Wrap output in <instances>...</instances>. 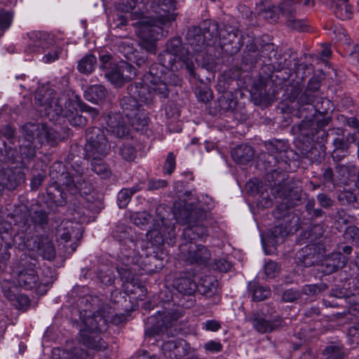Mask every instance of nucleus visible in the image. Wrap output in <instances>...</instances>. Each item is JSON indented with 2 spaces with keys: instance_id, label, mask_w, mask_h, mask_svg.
I'll list each match as a JSON object with an SVG mask.
<instances>
[{
  "instance_id": "1",
  "label": "nucleus",
  "mask_w": 359,
  "mask_h": 359,
  "mask_svg": "<svg viewBox=\"0 0 359 359\" xmlns=\"http://www.w3.org/2000/svg\"><path fill=\"white\" fill-rule=\"evenodd\" d=\"M266 180L271 187V194L284 202L273 210V217L278 222L269 230L271 243L277 245L290 233L298 231L299 218L289 208L296 206L302 199V187L297 182L288 177L284 172L273 170L266 175Z\"/></svg>"
},
{
  "instance_id": "2",
  "label": "nucleus",
  "mask_w": 359,
  "mask_h": 359,
  "mask_svg": "<svg viewBox=\"0 0 359 359\" xmlns=\"http://www.w3.org/2000/svg\"><path fill=\"white\" fill-rule=\"evenodd\" d=\"M167 74L158 75V65H152L149 71L142 76V82L128 85V95L120 100V105L127 118H132L140 111L141 104L151 107L155 102V95L160 99L168 97L169 89L166 83Z\"/></svg>"
},
{
  "instance_id": "3",
  "label": "nucleus",
  "mask_w": 359,
  "mask_h": 359,
  "mask_svg": "<svg viewBox=\"0 0 359 359\" xmlns=\"http://www.w3.org/2000/svg\"><path fill=\"white\" fill-rule=\"evenodd\" d=\"M311 83H309L305 91L300 95L298 99V103L303 105H312V108L315 111V114L311 118H305L299 125V131L300 135L308 140H314L315 135L318 130L323 127L327 126L331 121L330 116H327V107H322L318 106L320 100L321 104H330L329 100H324L318 96V89L319 86L316 83V86L311 88Z\"/></svg>"
},
{
  "instance_id": "4",
  "label": "nucleus",
  "mask_w": 359,
  "mask_h": 359,
  "mask_svg": "<svg viewBox=\"0 0 359 359\" xmlns=\"http://www.w3.org/2000/svg\"><path fill=\"white\" fill-rule=\"evenodd\" d=\"M67 97L57 95L54 89L41 86L39 88L34 95V102L38 107H42L45 115L52 121H57L60 116H65L69 123L75 127H83L87 124V118L78 112H65L64 107Z\"/></svg>"
},
{
  "instance_id": "5",
  "label": "nucleus",
  "mask_w": 359,
  "mask_h": 359,
  "mask_svg": "<svg viewBox=\"0 0 359 359\" xmlns=\"http://www.w3.org/2000/svg\"><path fill=\"white\" fill-rule=\"evenodd\" d=\"M136 5L135 0H121L118 9L123 12L128 13L131 20H140L136 22L138 27V33L141 37L146 40L156 41L161 37L165 36L164 28L168 27L172 21L175 20L172 15L169 13L161 14L154 17H143V13L130 12Z\"/></svg>"
},
{
  "instance_id": "6",
  "label": "nucleus",
  "mask_w": 359,
  "mask_h": 359,
  "mask_svg": "<svg viewBox=\"0 0 359 359\" xmlns=\"http://www.w3.org/2000/svg\"><path fill=\"white\" fill-rule=\"evenodd\" d=\"M173 214L178 223L187 224L184 229L182 236L186 243H192V241L204 239L208 236L207 228L201 224L206 217V212L198 205L194 203H175L174 204Z\"/></svg>"
},
{
  "instance_id": "7",
  "label": "nucleus",
  "mask_w": 359,
  "mask_h": 359,
  "mask_svg": "<svg viewBox=\"0 0 359 359\" xmlns=\"http://www.w3.org/2000/svg\"><path fill=\"white\" fill-rule=\"evenodd\" d=\"M24 143L20 147L22 158L31 159L36 155V149L43 144L55 146L60 140L58 133L43 123L29 122L22 126Z\"/></svg>"
},
{
  "instance_id": "8",
  "label": "nucleus",
  "mask_w": 359,
  "mask_h": 359,
  "mask_svg": "<svg viewBox=\"0 0 359 359\" xmlns=\"http://www.w3.org/2000/svg\"><path fill=\"white\" fill-rule=\"evenodd\" d=\"M83 171H77V175L71 176L69 172H65V166L60 162H55L50 168L49 175L54 181L53 184L47 188L46 193L50 199L56 200V196L53 191H57L60 196L61 192L59 189L60 186H64L68 191L72 194L79 193L81 195H88L93 189L91 182L82 177Z\"/></svg>"
},
{
  "instance_id": "9",
  "label": "nucleus",
  "mask_w": 359,
  "mask_h": 359,
  "mask_svg": "<svg viewBox=\"0 0 359 359\" xmlns=\"http://www.w3.org/2000/svg\"><path fill=\"white\" fill-rule=\"evenodd\" d=\"M25 257L18 270L14 271L18 285L25 290H35L37 294H43L46 292L48 283L40 280L36 271V260Z\"/></svg>"
},
{
  "instance_id": "10",
  "label": "nucleus",
  "mask_w": 359,
  "mask_h": 359,
  "mask_svg": "<svg viewBox=\"0 0 359 359\" xmlns=\"http://www.w3.org/2000/svg\"><path fill=\"white\" fill-rule=\"evenodd\" d=\"M83 327L80 330V342L90 349L97 351L107 348V343L101 337V334L106 330H100L97 319L92 315L82 319Z\"/></svg>"
},
{
  "instance_id": "11",
  "label": "nucleus",
  "mask_w": 359,
  "mask_h": 359,
  "mask_svg": "<svg viewBox=\"0 0 359 359\" xmlns=\"http://www.w3.org/2000/svg\"><path fill=\"white\" fill-rule=\"evenodd\" d=\"M208 25L204 22V27L201 29L199 27L194 26L188 29L186 39L189 46L187 52L190 53V57H194L196 62H199L205 58L208 46L214 44H209L210 36L205 28ZM194 60V58H192Z\"/></svg>"
},
{
  "instance_id": "12",
  "label": "nucleus",
  "mask_w": 359,
  "mask_h": 359,
  "mask_svg": "<svg viewBox=\"0 0 359 359\" xmlns=\"http://www.w3.org/2000/svg\"><path fill=\"white\" fill-rule=\"evenodd\" d=\"M86 156L88 159L105 157L110 150V144L104 132L100 128L93 127L86 130Z\"/></svg>"
},
{
  "instance_id": "13",
  "label": "nucleus",
  "mask_w": 359,
  "mask_h": 359,
  "mask_svg": "<svg viewBox=\"0 0 359 359\" xmlns=\"http://www.w3.org/2000/svg\"><path fill=\"white\" fill-rule=\"evenodd\" d=\"M179 250L180 259L191 265L205 266L211 257L210 251L206 246L194 243H182Z\"/></svg>"
},
{
  "instance_id": "14",
  "label": "nucleus",
  "mask_w": 359,
  "mask_h": 359,
  "mask_svg": "<svg viewBox=\"0 0 359 359\" xmlns=\"http://www.w3.org/2000/svg\"><path fill=\"white\" fill-rule=\"evenodd\" d=\"M208 27L205 28L210 36L208 41L209 44H214L219 40L221 46L234 43L238 38V29L231 25H225L222 28L219 29L217 22L214 20L205 21Z\"/></svg>"
},
{
  "instance_id": "15",
  "label": "nucleus",
  "mask_w": 359,
  "mask_h": 359,
  "mask_svg": "<svg viewBox=\"0 0 359 359\" xmlns=\"http://www.w3.org/2000/svg\"><path fill=\"white\" fill-rule=\"evenodd\" d=\"M25 53L27 54L45 53L55 44L53 35L44 31H31L27 33Z\"/></svg>"
},
{
  "instance_id": "16",
  "label": "nucleus",
  "mask_w": 359,
  "mask_h": 359,
  "mask_svg": "<svg viewBox=\"0 0 359 359\" xmlns=\"http://www.w3.org/2000/svg\"><path fill=\"white\" fill-rule=\"evenodd\" d=\"M92 316L97 319V328L100 330H107L108 323L119 325L126 320L125 315L115 313L107 304H102L101 307Z\"/></svg>"
},
{
  "instance_id": "17",
  "label": "nucleus",
  "mask_w": 359,
  "mask_h": 359,
  "mask_svg": "<svg viewBox=\"0 0 359 359\" xmlns=\"http://www.w3.org/2000/svg\"><path fill=\"white\" fill-rule=\"evenodd\" d=\"M165 50L180 57L182 62L184 64L190 76L194 79H197L196 74L194 72L195 65L194 60L190 57L189 53H187L186 55L184 54L181 38L173 37L170 39L167 42Z\"/></svg>"
},
{
  "instance_id": "18",
  "label": "nucleus",
  "mask_w": 359,
  "mask_h": 359,
  "mask_svg": "<svg viewBox=\"0 0 359 359\" xmlns=\"http://www.w3.org/2000/svg\"><path fill=\"white\" fill-rule=\"evenodd\" d=\"M320 250V248L317 245H306L297 253V263L305 267L318 264L323 256Z\"/></svg>"
},
{
  "instance_id": "19",
  "label": "nucleus",
  "mask_w": 359,
  "mask_h": 359,
  "mask_svg": "<svg viewBox=\"0 0 359 359\" xmlns=\"http://www.w3.org/2000/svg\"><path fill=\"white\" fill-rule=\"evenodd\" d=\"M25 180L21 168H4L0 170V182L5 189L13 190Z\"/></svg>"
},
{
  "instance_id": "20",
  "label": "nucleus",
  "mask_w": 359,
  "mask_h": 359,
  "mask_svg": "<svg viewBox=\"0 0 359 359\" xmlns=\"http://www.w3.org/2000/svg\"><path fill=\"white\" fill-rule=\"evenodd\" d=\"M248 321L251 323L253 328L259 333L270 332L283 325V320L280 317L273 320H266L262 315L257 312L252 313Z\"/></svg>"
},
{
  "instance_id": "21",
  "label": "nucleus",
  "mask_w": 359,
  "mask_h": 359,
  "mask_svg": "<svg viewBox=\"0 0 359 359\" xmlns=\"http://www.w3.org/2000/svg\"><path fill=\"white\" fill-rule=\"evenodd\" d=\"M173 287L181 294L193 295L198 288V284L191 271H184L180 273L173 281Z\"/></svg>"
},
{
  "instance_id": "22",
  "label": "nucleus",
  "mask_w": 359,
  "mask_h": 359,
  "mask_svg": "<svg viewBox=\"0 0 359 359\" xmlns=\"http://www.w3.org/2000/svg\"><path fill=\"white\" fill-rule=\"evenodd\" d=\"M107 130L117 138H125L130 129L120 114L111 113L107 116Z\"/></svg>"
},
{
  "instance_id": "23",
  "label": "nucleus",
  "mask_w": 359,
  "mask_h": 359,
  "mask_svg": "<svg viewBox=\"0 0 359 359\" xmlns=\"http://www.w3.org/2000/svg\"><path fill=\"white\" fill-rule=\"evenodd\" d=\"M26 217L25 225L31 227L30 233H27L29 236H34L33 231L36 227L45 229L49 220L48 215L45 210L42 209L34 210L33 208L29 210L27 206Z\"/></svg>"
},
{
  "instance_id": "24",
  "label": "nucleus",
  "mask_w": 359,
  "mask_h": 359,
  "mask_svg": "<svg viewBox=\"0 0 359 359\" xmlns=\"http://www.w3.org/2000/svg\"><path fill=\"white\" fill-rule=\"evenodd\" d=\"M169 318L165 312H157L156 315L150 318L149 320L152 325L146 330V334L149 337H153L167 332L168 327L171 326Z\"/></svg>"
},
{
  "instance_id": "25",
  "label": "nucleus",
  "mask_w": 359,
  "mask_h": 359,
  "mask_svg": "<svg viewBox=\"0 0 359 359\" xmlns=\"http://www.w3.org/2000/svg\"><path fill=\"white\" fill-rule=\"evenodd\" d=\"M265 147L268 153L267 161L271 166L276 165L281 158L282 153L287 150V144L279 140L267 142L265 143Z\"/></svg>"
},
{
  "instance_id": "26",
  "label": "nucleus",
  "mask_w": 359,
  "mask_h": 359,
  "mask_svg": "<svg viewBox=\"0 0 359 359\" xmlns=\"http://www.w3.org/2000/svg\"><path fill=\"white\" fill-rule=\"evenodd\" d=\"M52 357L53 359H91L88 352L81 347H73L69 349H53Z\"/></svg>"
},
{
  "instance_id": "27",
  "label": "nucleus",
  "mask_w": 359,
  "mask_h": 359,
  "mask_svg": "<svg viewBox=\"0 0 359 359\" xmlns=\"http://www.w3.org/2000/svg\"><path fill=\"white\" fill-rule=\"evenodd\" d=\"M325 3L334 8L337 18L342 20L352 18L353 7L348 4V0H325Z\"/></svg>"
},
{
  "instance_id": "28",
  "label": "nucleus",
  "mask_w": 359,
  "mask_h": 359,
  "mask_svg": "<svg viewBox=\"0 0 359 359\" xmlns=\"http://www.w3.org/2000/svg\"><path fill=\"white\" fill-rule=\"evenodd\" d=\"M231 154L234 161L240 164H245L252 160L255 152L252 147L241 144L233 148Z\"/></svg>"
},
{
  "instance_id": "29",
  "label": "nucleus",
  "mask_w": 359,
  "mask_h": 359,
  "mask_svg": "<svg viewBox=\"0 0 359 359\" xmlns=\"http://www.w3.org/2000/svg\"><path fill=\"white\" fill-rule=\"evenodd\" d=\"M107 93V90L104 86L99 84L91 85L84 91V97L91 102L97 103L100 101L104 100Z\"/></svg>"
},
{
  "instance_id": "30",
  "label": "nucleus",
  "mask_w": 359,
  "mask_h": 359,
  "mask_svg": "<svg viewBox=\"0 0 359 359\" xmlns=\"http://www.w3.org/2000/svg\"><path fill=\"white\" fill-rule=\"evenodd\" d=\"M158 59L162 67L170 71L177 70V63L182 62L180 57L165 50L158 55Z\"/></svg>"
},
{
  "instance_id": "31",
  "label": "nucleus",
  "mask_w": 359,
  "mask_h": 359,
  "mask_svg": "<svg viewBox=\"0 0 359 359\" xmlns=\"http://www.w3.org/2000/svg\"><path fill=\"white\" fill-rule=\"evenodd\" d=\"M356 172V168L353 164L346 165L339 164L336 167V177L338 180V184H347L349 178L354 175Z\"/></svg>"
},
{
  "instance_id": "32",
  "label": "nucleus",
  "mask_w": 359,
  "mask_h": 359,
  "mask_svg": "<svg viewBox=\"0 0 359 359\" xmlns=\"http://www.w3.org/2000/svg\"><path fill=\"white\" fill-rule=\"evenodd\" d=\"M248 289L252 293V300L255 302L265 300L271 295L269 287L262 286L255 281L249 283Z\"/></svg>"
},
{
  "instance_id": "33",
  "label": "nucleus",
  "mask_w": 359,
  "mask_h": 359,
  "mask_svg": "<svg viewBox=\"0 0 359 359\" xmlns=\"http://www.w3.org/2000/svg\"><path fill=\"white\" fill-rule=\"evenodd\" d=\"M96 63V57L92 53L87 54L78 62L77 69L81 74H89L95 70Z\"/></svg>"
},
{
  "instance_id": "34",
  "label": "nucleus",
  "mask_w": 359,
  "mask_h": 359,
  "mask_svg": "<svg viewBox=\"0 0 359 359\" xmlns=\"http://www.w3.org/2000/svg\"><path fill=\"white\" fill-rule=\"evenodd\" d=\"M347 261V258L340 252H333L326 259L325 264L327 266L330 267V272H334L337 269L344 267Z\"/></svg>"
},
{
  "instance_id": "35",
  "label": "nucleus",
  "mask_w": 359,
  "mask_h": 359,
  "mask_svg": "<svg viewBox=\"0 0 359 359\" xmlns=\"http://www.w3.org/2000/svg\"><path fill=\"white\" fill-rule=\"evenodd\" d=\"M106 78L116 87H121L125 83L123 74L118 65L111 67V69L105 74Z\"/></svg>"
},
{
  "instance_id": "36",
  "label": "nucleus",
  "mask_w": 359,
  "mask_h": 359,
  "mask_svg": "<svg viewBox=\"0 0 359 359\" xmlns=\"http://www.w3.org/2000/svg\"><path fill=\"white\" fill-rule=\"evenodd\" d=\"M91 161L92 170L102 179L110 177L111 172L108 165L103 161V158L90 159Z\"/></svg>"
},
{
  "instance_id": "37",
  "label": "nucleus",
  "mask_w": 359,
  "mask_h": 359,
  "mask_svg": "<svg viewBox=\"0 0 359 359\" xmlns=\"http://www.w3.org/2000/svg\"><path fill=\"white\" fill-rule=\"evenodd\" d=\"M0 284L4 297L8 301L13 302L18 294V287L13 281L7 279H3Z\"/></svg>"
},
{
  "instance_id": "38",
  "label": "nucleus",
  "mask_w": 359,
  "mask_h": 359,
  "mask_svg": "<svg viewBox=\"0 0 359 359\" xmlns=\"http://www.w3.org/2000/svg\"><path fill=\"white\" fill-rule=\"evenodd\" d=\"M75 231L72 222H62L57 230V238L58 240L67 243L70 241Z\"/></svg>"
},
{
  "instance_id": "39",
  "label": "nucleus",
  "mask_w": 359,
  "mask_h": 359,
  "mask_svg": "<svg viewBox=\"0 0 359 359\" xmlns=\"http://www.w3.org/2000/svg\"><path fill=\"white\" fill-rule=\"evenodd\" d=\"M217 283H213L212 278L207 276L201 280L197 290L205 296H211L217 290Z\"/></svg>"
},
{
  "instance_id": "40",
  "label": "nucleus",
  "mask_w": 359,
  "mask_h": 359,
  "mask_svg": "<svg viewBox=\"0 0 359 359\" xmlns=\"http://www.w3.org/2000/svg\"><path fill=\"white\" fill-rule=\"evenodd\" d=\"M338 199L343 205H351L355 209H359V193L356 196L353 191H344L338 196Z\"/></svg>"
},
{
  "instance_id": "41",
  "label": "nucleus",
  "mask_w": 359,
  "mask_h": 359,
  "mask_svg": "<svg viewBox=\"0 0 359 359\" xmlns=\"http://www.w3.org/2000/svg\"><path fill=\"white\" fill-rule=\"evenodd\" d=\"M334 220L337 228H339L342 227L343 225L354 223L357 218L354 215H348L344 210L339 209L336 212Z\"/></svg>"
},
{
  "instance_id": "42",
  "label": "nucleus",
  "mask_w": 359,
  "mask_h": 359,
  "mask_svg": "<svg viewBox=\"0 0 359 359\" xmlns=\"http://www.w3.org/2000/svg\"><path fill=\"white\" fill-rule=\"evenodd\" d=\"M278 10L287 20L295 14L296 8L293 0H283L278 5Z\"/></svg>"
},
{
  "instance_id": "43",
  "label": "nucleus",
  "mask_w": 359,
  "mask_h": 359,
  "mask_svg": "<svg viewBox=\"0 0 359 359\" xmlns=\"http://www.w3.org/2000/svg\"><path fill=\"white\" fill-rule=\"evenodd\" d=\"M116 270L121 280L127 283L135 284V271L130 267L128 266H118Z\"/></svg>"
},
{
  "instance_id": "44",
  "label": "nucleus",
  "mask_w": 359,
  "mask_h": 359,
  "mask_svg": "<svg viewBox=\"0 0 359 359\" xmlns=\"http://www.w3.org/2000/svg\"><path fill=\"white\" fill-rule=\"evenodd\" d=\"M325 359H345V354L339 346H329L323 352Z\"/></svg>"
},
{
  "instance_id": "45",
  "label": "nucleus",
  "mask_w": 359,
  "mask_h": 359,
  "mask_svg": "<svg viewBox=\"0 0 359 359\" xmlns=\"http://www.w3.org/2000/svg\"><path fill=\"white\" fill-rule=\"evenodd\" d=\"M118 65L121 70V74H123L126 82L134 79L137 76V70L132 65L121 61Z\"/></svg>"
},
{
  "instance_id": "46",
  "label": "nucleus",
  "mask_w": 359,
  "mask_h": 359,
  "mask_svg": "<svg viewBox=\"0 0 359 359\" xmlns=\"http://www.w3.org/2000/svg\"><path fill=\"white\" fill-rule=\"evenodd\" d=\"M163 348L165 351L173 352V354L177 356L178 354L180 355V348L183 349V341L172 339L163 342Z\"/></svg>"
},
{
  "instance_id": "47",
  "label": "nucleus",
  "mask_w": 359,
  "mask_h": 359,
  "mask_svg": "<svg viewBox=\"0 0 359 359\" xmlns=\"http://www.w3.org/2000/svg\"><path fill=\"white\" fill-rule=\"evenodd\" d=\"M119 154L127 161H133L136 158L135 149L129 144H123L119 149Z\"/></svg>"
},
{
  "instance_id": "48",
  "label": "nucleus",
  "mask_w": 359,
  "mask_h": 359,
  "mask_svg": "<svg viewBox=\"0 0 359 359\" xmlns=\"http://www.w3.org/2000/svg\"><path fill=\"white\" fill-rule=\"evenodd\" d=\"M322 147V146H320V149H318L317 147H312L306 152V158L313 163H320L325 156V152Z\"/></svg>"
},
{
  "instance_id": "49",
  "label": "nucleus",
  "mask_w": 359,
  "mask_h": 359,
  "mask_svg": "<svg viewBox=\"0 0 359 359\" xmlns=\"http://www.w3.org/2000/svg\"><path fill=\"white\" fill-rule=\"evenodd\" d=\"M286 25L290 28L298 32H306L308 29V26L305 21L295 18L294 15L287 20Z\"/></svg>"
},
{
  "instance_id": "50",
  "label": "nucleus",
  "mask_w": 359,
  "mask_h": 359,
  "mask_svg": "<svg viewBox=\"0 0 359 359\" xmlns=\"http://www.w3.org/2000/svg\"><path fill=\"white\" fill-rule=\"evenodd\" d=\"M344 238L349 243L359 244V227L355 225L348 226L344 232Z\"/></svg>"
},
{
  "instance_id": "51",
  "label": "nucleus",
  "mask_w": 359,
  "mask_h": 359,
  "mask_svg": "<svg viewBox=\"0 0 359 359\" xmlns=\"http://www.w3.org/2000/svg\"><path fill=\"white\" fill-rule=\"evenodd\" d=\"M236 101L229 94L223 95L219 99V105L224 111L233 110L236 107Z\"/></svg>"
},
{
  "instance_id": "52",
  "label": "nucleus",
  "mask_w": 359,
  "mask_h": 359,
  "mask_svg": "<svg viewBox=\"0 0 359 359\" xmlns=\"http://www.w3.org/2000/svg\"><path fill=\"white\" fill-rule=\"evenodd\" d=\"M281 297L284 302H294L302 297V292L299 290L290 288L284 290Z\"/></svg>"
},
{
  "instance_id": "53",
  "label": "nucleus",
  "mask_w": 359,
  "mask_h": 359,
  "mask_svg": "<svg viewBox=\"0 0 359 359\" xmlns=\"http://www.w3.org/2000/svg\"><path fill=\"white\" fill-rule=\"evenodd\" d=\"M327 288V285L323 283L320 284V285H316V284L306 285L303 287L302 291L301 292H302V294H304L306 295L312 296V295H315L318 293H320V292L325 290Z\"/></svg>"
},
{
  "instance_id": "54",
  "label": "nucleus",
  "mask_w": 359,
  "mask_h": 359,
  "mask_svg": "<svg viewBox=\"0 0 359 359\" xmlns=\"http://www.w3.org/2000/svg\"><path fill=\"white\" fill-rule=\"evenodd\" d=\"M62 53V48L60 46H54L50 51L45 53L43 61L46 63H51L58 60Z\"/></svg>"
},
{
  "instance_id": "55",
  "label": "nucleus",
  "mask_w": 359,
  "mask_h": 359,
  "mask_svg": "<svg viewBox=\"0 0 359 359\" xmlns=\"http://www.w3.org/2000/svg\"><path fill=\"white\" fill-rule=\"evenodd\" d=\"M13 13L4 10L0 11V29H6L12 23Z\"/></svg>"
},
{
  "instance_id": "56",
  "label": "nucleus",
  "mask_w": 359,
  "mask_h": 359,
  "mask_svg": "<svg viewBox=\"0 0 359 359\" xmlns=\"http://www.w3.org/2000/svg\"><path fill=\"white\" fill-rule=\"evenodd\" d=\"M138 114L139 113H137L132 118H128L131 121V124L136 130H143L144 128L148 125L149 118L146 116L140 117L138 116Z\"/></svg>"
},
{
  "instance_id": "57",
  "label": "nucleus",
  "mask_w": 359,
  "mask_h": 359,
  "mask_svg": "<svg viewBox=\"0 0 359 359\" xmlns=\"http://www.w3.org/2000/svg\"><path fill=\"white\" fill-rule=\"evenodd\" d=\"M323 183L325 184H332V188H334L338 184V180H337L336 173H334L332 168H328L325 170L323 174Z\"/></svg>"
},
{
  "instance_id": "58",
  "label": "nucleus",
  "mask_w": 359,
  "mask_h": 359,
  "mask_svg": "<svg viewBox=\"0 0 359 359\" xmlns=\"http://www.w3.org/2000/svg\"><path fill=\"white\" fill-rule=\"evenodd\" d=\"M127 189H122L117 196V203L120 208H125L130 201L132 196Z\"/></svg>"
},
{
  "instance_id": "59",
  "label": "nucleus",
  "mask_w": 359,
  "mask_h": 359,
  "mask_svg": "<svg viewBox=\"0 0 359 359\" xmlns=\"http://www.w3.org/2000/svg\"><path fill=\"white\" fill-rule=\"evenodd\" d=\"M175 156L173 152H169L167 155L165 162L163 168V172L168 175H171L175 169Z\"/></svg>"
},
{
  "instance_id": "60",
  "label": "nucleus",
  "mask_w": 359,
  "mask_h": 359,
  "mask_svg": "<svg viewBox=\"0 0 359 359\" xmlns=\"http://www.w3.org/2000/svg\"><path fill=\"white\" fill-rule=\"evenodd\" d=\"M278 7L271 6L263 9L259 12V15L266 20H276L278 18Z\"/></svg>"
},
{
  "instance_id": "61",
  "label": "nucleus",
  "mask_w": 359,
  "mask_h": 359,
  "mask_svg": "<svg viewBox=\"0 0 359 359\" xmlns=\"http://www.w3.org/2000/svg\"><path fill=\"white\" fill-rule=\"evenodd\" d=\"M264 270L266 276L271 278L278 274L279 267L276 262L269 261L265 264Z\"/></svg>"
},
{
  "instance_id": "62",
  "label": "nucleus",
  "mask_w": 359,
  "mask_h": 359,
  "mask_svg": "<svg viewBox=\"0 0 359 359\" xmlns=\"http://www.w3.org/2000/svg\"><path fill=\"white\" fill-rule=\"evenodd\" d=\"M221 328V323L215 319L208 320L202 324V329L209 332H217Z\"/></svg>"
},
{
  "instance_id": "63",
  "label": "nucleus",
  "mask_w": 359,
  "mask_h": 359,
  "mask_svg": "<svg viewBox=\"0 0 359 359\" xmlns=\"http://www.w3.org/2000/svg\"><path fill=\"white\" fill-rule=\"evenodd\" d=\"M203 348L207 352L219 353L222 351L223 345L219 341L210 340L203 345Z\"/></svg>"
},
{
  "instance_id": "64",
  "label": "nucleus",
  "mask_w": 359,
  "mask_h": 359,
  "mask_svg": "<svg viewBox=\"0 0 359 359\" xmlns=\"http://www.w3.org/2000/svg\"><path fill=\"white\" fill-rule=\"evenodd\" d=\"M168 182L161 179H151L148 182L147 189L149 191H155L167 187Z\"/></svg>"
}]
</instances>
